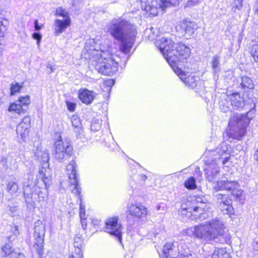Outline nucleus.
Segmentation results:
<instances>
[{
  "mask_svg": "<svg viewBox=\"0 0 258 258\" xmlns=\"http://www.w3.org/2000/svg\"><path fill=\"white\" fill-rule=\"evenodd\" d=\"M55 15L57 16L62 17L64 18V19H67L68 18H70L68 12L64 9H63L62 8L59 7L56 9L55 11Z\"/></svg>",
  "mask_w": 258,
  "mask_h": 258,
  "instance_id": "obj_40",
  "label": "nucleus"
},
{
  "mask_svg": "<svg viewBox=\"0 0 258 258\" xmlns=\"http://www.w3.org/2000/svg\"><path fill=\"white\" fill-rule=\"evenodd\" d=\"M255 244L256 246V247L258 248V242H255Z\"/></svg>",
  "mask_w": 258,
  "mask_h": 258,
  "instance_id": "obj_63",
  "label": "nucleus"
},
{
  "mask_svg": "<svg viewBox=\"0 0 258 258\" xmlns=\"http://www.w3.org/2000/svg\"><path fill=\"white\" fill-rule=\"evenodd\" d=\"M91 43H94L93 40L86 43L85 48L89 54L94 55L92 58V64L96 70L104 75L111 76L115 74L118 70V62L115 56L108 50L102 48L100 51L94 46L88 48V45Z\"/></svg>",
  "mask_w": 258,
  "mask_h": 258,
  "instance_id": "obj_4",
  "label": "nucleus"
},
{
  "mask_svg": "<svg viewBox=\"0 0 258 258\" xmlns=\"http://www.w3.org/2000/svg\"><path fill=\"white\" fill-rule=\"evenodd\" d=\"M220 108L221 110L224 112H226L230 110L229 107L228 106H225V105L222 102H221L220 105Z\"/></svg>",
  "mask_w": 258,
  "mask_h": 258,
  "instance_id": "obj_52",
  "label": "nucleus"
},
{
  "mask_svg": "<svg viewBox=\"0 0 258 258\" xmlns=\"http://www.w3.org/2000/svg\"><path fill=\"white\" fill-rule=\"evenodd\" d=\"M136 179L140 184L144 183L146 180L147 179V176L144 174H139L136 177Z\"/></svg>",
  "mask_w": 258,
  "mask_h": 258,
  "instance_id": "obj_45",
  "label": "nucleus"
},
{
  "mask_svg": "<svg viewBox=\"0 0 258 258\" xmlns=\"http://www.w3.org/2000/svg\"><path fill=\"white\" fill-rule=\"evenodd\" d=\"M181 30L186 37L191 36L198 28L197 25L191 22H183L180 25Z\"/></svg>",
  "mask_w": 258,
  "mask_h": 258,
  "instance_id": "obj_22",
  "label": "nucleus"
},
{
  "mask_svg": "<svg viewBox=\"0 0 258 258\" xmlns=\"http://www.w3.org/2000/svg\"><path fill=\"white\" fill-rule=\"evenodd\" d=\"M241 86L243 88L252 89L254 88V83L252 79L247 76L241 77Z\"/></svg>",
  "mask_w": 258,
  "mask_h": 258,
  "instance_id": "obj_28",
  "label": "nucleus"
},
{
  "mask_svg": "<svg viewBox=\"0 0 258 258\" xmlns=\"http://www.w3.org/2000/svg\"><path fill=\"white\" fill-rule=\"evenodd\" d=\"M14 234L16 235L18 233V227L17 226H15V230L14 231Z\"/></svg>",
  "mask_w": 258,
  "mask_h": 258,
  "instance_id": "obj_60",
  "label": "nucleus"
},
{
  "mask_svg": "<svg viewBox=\"0 0 258 258\" xmlns=\"http://www.w3.org/2000/svg\"><path fill=\"white\" fill-rule=\"evenodd\" d=\"M83 243V239L79 236L74 238V246L76 248L75 251L78 252V258H83V252L81 247Z\"/></svg>",
  "mask_w": 258,
  "mask_h": 258,
  "instance_id": "obj_27",
  "label": "nucleus"
},
{
  "mask_svg": "<svg viewBox=\"0 0 258 258\" xmlns=\"http://www.w3.org/2000/svg\"><path fill=\"white\" fill-rule=\"evenodd\" d=\"M26 256L24 253L15 252L12 254L11 258H25Z\"/></svg>",
  "mask_w": 258,
  "mask_h": 258,
  "instance_id": "obj_51",
  "label": "nucleus"
},
{
  "mask_svg": "<svg viewBox=\"0 0 258 258\" xmlns=\"http://www.w3.org/2000/svg\"><path fill=\"white\" fill-rule=\"evenodd\" d=\"M253 10L255 13L258 14V0H256L253 6Z\"/></svg>",
  "mask_w": 258,
  "mask_h": 258,
  "instance_id": "obj_55",
  "label": "nucleus"
},
{
  "mask_svg": "<svg viewBox=\"0 0 258 258\" xmlns=\"http://www.w3.org/2000/svg\"><path fill=\"white\" fill-rule=\"evenodd\" d=\"M67 171L70 179V188L72 192L78 193L79 195L81 191L77 176L76 165L75 161L72 160L67 166Z\"/></svg>",
  "mask_w": 258,
  "mask_h": 258,
  "instance_id": "obj_13",
  "label": "nucleus"
},
{
  "mask_svg": "<svg viewBox=\"0 0 258 258\" xmlns=\"http://www.w3.org/2000/svg\"><path fill=\"white\" fill-rule=\"evenodd\" d=\"M70 25V18L63 20L56 19L53 25L54 35H59L61 34Z\"/></svg>",
  "mask_w": 258,
  "mask_h": 258,
  "instance_id": "obj_20",
  "label": "nucleus"
},
{
  "mask_svg": "<svg viewBox=\"0 0 258 258\" xmlns=\"http://www.w3.org/2000/svg\"><path fill=\"white\" fill-rule=\"evenodd\" d=\"M35 156L41 163L42 168L39 170L37 177L41 179L46 186L51 180L50 170L49 168V156L48 151L37 150Z\"/></svg>",
  "mask_w": 258,
  "mask_h": 258,
  "instance_id": "obj_9",
  "label": "nucleus"
},
{
  "mask_svg": "<svg viewBox=\"0 0 258 258\" xmlns=\"http://www.w3.org/2000/svg\"><path fill=\"white\" fill-rule=\"evenodd\" d=\"M225 223L219 218H215L208 222L194 227V235L203 241L209 242L223 235Z\"/></svg>",
  "mask_w": 258,
  "mask_h": 258,
  "instance_id": "obj_5",
  "label": "nucleus"
},
{
  "mask_svg": "<svg viewBox=\"0 0 258 258\" xmlns=\"http://www.w3.org/2000/svg\"><path fill=\"white\" fill-rule=\"evenodd\" d=\"M177 243L167 242L163 248V252L160 256L161 258H194L192 254L189 253L186 255L184 253L178 252L176 255L177 251L176 249Z\"/></svg>",
  "mask_w": 258,
  "mask_h": 258,
  "instance_id": "obj_14",
  "label": "nucleus"
},
{
  "mask_svg": "<svg viewBox=\"0 0 258 258\" xmlns=\"http://www.w3.org/2000/svg\"><path fill=\"white\" fill-rule=\"evenodd\" d=\"M216 196L217 200V203L219 204V206H222L223 204L224 205L231 202V200L228 198V196L226 195H222L219 194H217Z\"/></svg>",
  "mask_w": 258,
  "mask_h": 258,
  "instance_id": "obj_33",
  "label": "nucleus"
},
{
  "mask_svg": "<svg viewBox=\"0 0 258 258\" xmlns=\"http://www.w3.org/2000/svg\"><path fill=\"white\" fill-rule=\"evenodd\" d=\"M34 27L36 31H39L42 27V26H40L38 24V21L37 20H35L34 21Z\"/></svg>",
  "mask_w": 258,
  "mask_h": 258,
  "instance_id": "obj_54",
  "label": "nucleus"
},
{
  "mask_svg": "<svg viewBox=\"0 0 258 258\" xmlns=\"http://www.w3.org/2000/svg\"><path fill=\"white\" fill-rule=\"evenodd\" d=\"M147 208L141 204L131 203L128 204L126 214L137 218L145 217L147 214Z\"/></svg>",
  "mask_w": 258,
  "mask_h": 258,
  "instance_id": "obj_15",
  "label": "nucleus"
},
{
  "mask_svg": "<svg viewBox=\"0 0 258 258\" xmlns=\"http://www.w3.org/2000/svg\"><path fill=\"white\" fill-rule=\"evenodd\" d=\"M46 258H57V257L52 255L51 254H48L47 257Z\"/></svg>",
  "mask_w": 258,
  "mask_h": 258,
  "instance_id": "obj_61",
  "label": "nucleus"
},
{
  "mask_svg": "<svg viewBox=\"0 0 258 258\" xmlns=\"http://www.w3.org/2000/svg\"><path fill=\"white\" fill-rule=\"evenodd\" d=\"M227 99L230 102L231 105L234 109H239L244 106V100L239 93H233L227 96Z\"/></svg>",
  "mask_w": 258,
  "mask_h": 258,
  "instance_id": "obj_21",
  "label": "nucleus"
},
{
  "mask_svg": "<svg viewBox=\"0 0 258 258\" xmlns=\"http://www.w3.org/2000/svg\"><path fill=\"white\" fill-rule=\"evenodd\" d=\"M14 252H15L10 244H6L5 245L2 247V257H6L11 254V256H12V254Z\"/></svg>",
  "mask_w": 258,
  "mask_h": 258,
  "instance_id": "obj_31",
  "label": "nucleus"
},
{
  "mask_svg": "<svg viewBox=\"0 0 258 258\" xmlns=\"http://www.w3.org/2000/svg\"><path fill=\"white\" fill-rule=\"evenodd\" d=\"M105 231L113 235L121 243L122 240V227L118 223L117 217L108 218L105 222Z\"/></svg>",
  "mask_w": 258,
  "mask_h": 258,
  "instance_id": "obj_12",
  "label": "nucleus"
},
{
  "mask_svg": "<svg viewBox=\"0 0 258 258\" xmlns=\"http://www.w3.org/2000/svg\"><path fill=\"white\" fill-rule=\"evenodd\" d=\"M66 103L69 111L72 112L75 111L76 107V104L75 103L71 102H67Z\"/></svg>",
  "mask_w": 258,
  "mask_h": 258,
  "instance_id": "obj_48",
  "label": "nucleus"
},
{
  "mask_svg": "<svg viewBox=\"0 0 258 258\" xmlns=\"http://www.w3.org/2000/svg\"><path fill=\"white\" fill-rule=\"evenodd\" d=\"M99 223H100V221L99 220H97V219H92V220L91 224H93V225H98L99 224Z\"/></svg>",
  "mask_w": 258,
  "mask_h": 258,
  "instance_id": "obj_57",
  "label": "nucleus"
},
{
  "mask_svg": "<svg viewBox=\"0 0 258 258\" xmlns=\"http://www.w3.org/2000/svg\"><path fill=\"white\" fill-rule=\"evenodd\" d=\"M184 185L185 187L188 189L192 190L197 188L196 179L193 177H190L185 180Z\"/></svg>",
  "mask_w": 258,
  "mask_h": 258,
  "instance_id": "obj_30",
  "label": "nucleus"
},
{
  "mask_svg": "<svg viewBox=\"0 0 258 258\" xmlns=\"http://www.w3.org/2000/svg\"><path fill=\"white\" fill-rule=\"evenodd\" d=\"M32 36L34 39L37 40V45L38 47H39L40 41L42 39V35L39 33L35 32L32 34Z\"/></svg>",
  "mask_w": 258,
  "mask_h": 258,
  "instance_id": "obj_46",
  "label": "nucleus"
},
{
  "mask_svg": "<svg viewBox=\"0 0 258 258\" xmlns=\"http://www.w3.org/2000/svg\"><path fill=\"white\" fill-rule=\"evenodd\" d=\"M107 31L119 42V50L124 54L129 53L138 33L136 26L123 15L112 19L108 24Z\"/></svg>",
  "mask_w": 258,
  "mask_h": 258,
  "instance_id": "obj_1",
  "label": "nucleus"
},
{
  "mask_svg": "<svg viewBox=\"0 0 258 258\" xmlns=\"http://www.w3.org/2000/svg\"><path fill=\"white\" fill-rule=\"evenodd\" d=\"M45 233V226L42 221L38 220L35 223L34 248L39 255H42L43 248L44 237Z\"/></svg>",
  "mask_w": 258,
  "mask_h": 258,
  "instance_id": "obj_10",
  "label": "nucleus"
},
{
  "mask_svg": "<svg viewBox=\"0 0 258 258\" xmlns=\"http://www.w3.org/2000/svg\"><path fill=\"white\" fill-rule=\"evenodd\" d=\"M250 54L255 61L258 63V42L252 45L250 50Z\"/></svg>",
  "mask_w": 258,
  "mask_h": 258,
  "instance_id": "obj_39",
  "label": "nucleus"
},
{
  "mask_svg": "<svg viewBox=\"0 0 258 258\" xmlns=\"http://www.w3.org/2000/svg\"><path fill=\"white\" fill-rule=\"evenodd\" d=\"M8 211L9 214L16 219H18L21 214V210L16 204H11L8 206Z\"/></svg>",
  "mask_w": 258,
  "mask_h": 258,
  "instance_id": "obj_26",
  "label": "nucleus"
},
{
  "mask_svg": "<svg viewBox=\"0 0 258 258\" xmlns=\"http://www.w3.org/2000/svg\"><path fill=\"white\" fill-rule=\"evenodd\" d=\"M47 68H50L51 69V72H53V69L51 66H49V65L47 66Z\"/></svg>",
  "mask_w": 258,
  "mask_h": 258,
  "instance_id": "obj_62",
  "label": "nucleus"
},
{
  "mask_svg": "<svg viewBox=\"0 0 258 258\" xmlns=\"http://www.w3.org/2000/svg\"><path fill=\"white\" fill-rule=\"evenodd\" d=\"M8 28L5 27H0V46H4L5 37ZM1 51L2 52L3 48L0 47Z\"/></svg>",
  "mask_w": 258,
  "mask_h": 258,
  "instance_id": "obj_37",
  "label": "nucleus"
},
{
  "mask_svg": "<svg viewBox=\"0 0 258 258\" xmlns=\"http://www.w3.org/2000/svg\"><path fill=\"white\" fill-rule=\"evenodd\" d=\"M153 28L151 27L149 29H147L145 31V35H148L146 37H148L149 40H152L155 38L156 34H155L154 32H153Z\"/></svg>",
  "mask_w": 258,
  "mask_h": 258,
  "instance_id": "obj_44",
  "label": "nucleus"
},
{
  "mask_svg": "<svg viewBox=\"0 0 258 258\" xmlns=\"http://www.w3.org/2000/svg\"><path fill=\"white\" fill-rule=\"evenodd\" d=\"M220 209L225 214H231L233 212V208L232 207L231 202L230 203H227L226 204H223L221 206H219Z\"/></svg>",
  "mask_w": 258,
  "mask_h": 258,
  "instance_id": "obj_38",
  "label": "nucleus"
},
{
  "mask_svg": "<svg viewBox=\"0 0 258 258\" xmlns=\"http://www.w3.org/2000/svg\"><path fill=\"white\" fill-rule=\"evenodd\" d=\"M232 194L235 196L240 201L242 200L244 198L243 191L239 189V186L235 188L232 191Z\"/></svg>",
  "mask_w": 258,
  "mask_h": 258,
  "instance_id": "obj_41",
  "label": "nucleus"
},
{
  "mask_svg": "<svg viewBox=\"0 0 258 258\" xmlns=\"http://www.w3.org/2000/svg\"><path fill=\"white\" fill-rule=\"evenodd\" d=\"M183 0H141L143 10L150 15L155 16L159 11H164L167 7L176 6Z\"/></svg>",
  "mask_w": 258,
  "mask_h": 258,
  "instance_id": "obj_8",
  "label": "nucleus"
},
{
  "mask_svg": "<svg viewBox=\"0 0 258 258\" xmlns=\"http://www.w3.org/2000/svg\"><path fill=\"white\" fill-rule=\"evenodd\" d=\"M155 45L173 70L178 67L177 64L179 61L187 59L191 53L188 46L182 43L174 44L171 39L165 37L157 39Z\"/></svg>",
  "mask_w": 258,
  "mask_h": 258,
  "instance_id": "obj_2",
  "label": "nucleus"
},
{
  "mask_svg": "<svg viewBox=\"0 0 258 258\" xmlns=\"http://www.w3.org/2000/svg\"><path fill=\"white\" fill-rule=\"evenodd\" d=\"M173 71L186 85L191 88L196 87L199 78L196 76L195 73H191L190 75H187L186 73L182 71L179 67H175L174 68Z\"/></svg>",
  "mask_w": 258,
  "mask_h": 258,
  "instance_id": "obj_16",
  "label": "nucleus"
},
{
  "mask_svg": "<svg viewBox=\"0 0 258 258\" xmlns=\"http://www.w3.org/2000/svg\"><path fill=\"white\" fill-rule=\"evenodd\" d=\"M77 255H78V252L75 251V254L69 255V258H78Z\"/></svg>",
  "mask_w": 258,
  "mask_h": 258,
  "instance_id": "obj_58",
  "label": "nucleus"
},
{
  "mask_svg": "<svg viewBox=\"0 0 258 258\" xmlns=\"http://www.w3.org/2000/svg\"><path fill=\"white\" fill-rule=\"evenodd\" d=\"M106 85L111 86L114 84V81L113 80H109L106 82Z\"/></svg>",
  "mask_w": 258,
  "mask_h": 258,
  "instance_id": "obj_59",
  "label": "nucleus"
},
{
  "mask_svg": "<svg viewBox=\"0 0 258 258\" xmlns=\"http://www.w3.org/2000/svg\"><path fill=\"white\" fill-rule=\"evenodd\" d=\"M28 187H27V186H25L24 187V196H25L26 202L27 203H30V204H31V200L30 199V198L29 197V195L27 192Z\"/></svg>",
  "mask_w": 258,
  "mask_h": 258,
  "instance_id": "obj_49",
  "label": "nucleus"
},
{
  "mask_svg": "<svg viewBox=\"0 0 258 258\" xmlns=\"http://www.w3.org/2000/svg\"><path fill=\"white\" fill-rule=\"evenodd\" d=\"M255 111L253 109L249 111L246 115L238 113L233 114L229 120V126L230 134H234L233 138L240 140L245 135L246 128L253 117Z\"/></svg>",
  "mask_w": 258,
  "mask_h": 258,
  "instance_id": "obj_7",
  "label": "nucleus"
},
{
  "mask_svg": "<svg viewBox=\"0 0 258 258\" xmlns=\"http://www.w3.org/2000/svg\"><path fill=\"white\" fill-rule=\"evenodd\" d=\"M81 223L83 229H85L87 228V222L86 218H80Z\"/></svg>",
  "mask_w": 258,
  "mask_h": 258,
  "instance_id": "obj_53",
  "label": "nucleus"
},
{
  "mask_svg": "<svg viewBox=\"0 0 258 258\" xmlns=\"http://www.w3.org/2000/svg\"><path fill=\"white\" fill-rule=\"evenodd\" d=\"M81 192L79 194V195L77 193L75 194L78 196V199L80 201V218H86L85 217V206L84 205L82 202V199H81Z\"/></svg>",
  "mask_w": 258,
  "mask_h": 258,
  "instance_id": "obj_42",
  "label": "nucleus"
},
{
  "mask_svg": "<svg viewBox=\"0 0 258 258\" xmlns=\"http://www.w3.org/2000/svg\"><path fill=\"white\" fill-rule=\"evenodd\" d=\"M157 211H160V210L164 211V210H165V207L164 205L162 206V204L159 205L157 206Z\"/></svg>",
  "mask_w": 258,
  "mask_h": 258,
  "instance_id": "obj_56",
  "label": "nucleus"
},
{
  "mask_svg": "<svg viewBox=\"0 0 258 258\" xmlns=\"http://www.w3.org/2000/svg\"><path fill=\"white\" fill-rule=\"evenodd\" d=\"M243 0H234L232 6L234 8L240 10L242 6V2Z\"/></svg>",
  "mask_w": 258,
  "mask_h": 258,
  "instance_id": "obj_47",
  "label": "nucleus"
},
{
  "mask_svg": "<svg viewBox=\"0 0 258 258\" xmlns=\"http://www.w3.org/2000/svg\"><path fill=\"white\" fill-rule=\"evenodd\" d=\"M228 147L225 143H222L220 146L215 150H207L204 156L210 157L205 160V166L204 168L206 178L210 182L214 181L217 175L220 172L219 166L218 165L220 159H223L222 164L224 168L229 167L231 163L229 162L230 156L227 152Z\"/></svg>",
  "mask_w": 258,
  "mask_h": 258,
  "instance_id": "obj_3",
  "label": "nucleus"
},
{
  "mask_svg": "<svg viewBox=\"0 0 258 258\" xmlns=\"http://www.w3.org/2000/svg\"><path fill=\"white\" fill-rule=\"evenodd\" d=\"M101 128V121L99 119L94 120L91 125V128L92 131L96 132Z\"/></svg>",
  "mask_w": 258,
  "mask_h": 258,
  "instance_id": "obj_43",
  "label": "nucleus"
},
{
  "mask_svg": "<svg viewBox=\"0 0 258 258\" xmlns=\"http://www.w3.org/2000/svg\"><path fill=\"white\" fill-rule=\"evenodd\" d=\"M72 125L74 127V131L77 135H79L83 133V128L80 118L76 115H73L71 118Z\"/></svg>",
  "mask_w": 258,
  "mask_h": 258,
  "instance_id": "obj_23",
  "label": "nucleus"
},
{
  "mask_svg": "<svg viewBox=\"0 0 258 258\" xmlns=\"http://www.w3.org/2000/svg\"><path fill=\"white\" fill-rule=\"evenodd\" d=\"M227 254L225 250L222 248L216 249L212 256H210L209 258H226Z\"/></svg>",
  "mask_w": 258,
  "mask_h": 258,
  "instance_id": "obj_35",
  "label": "nucleus"
},
{
  "mask_svg": "<svg viewBox=\"0 0 258 258\" xmlns=\"http://www.w3.org/2000/svg\"><path fill=\"white\" fill-rule=\"evenodd\" d=\"M17 102L21 104L24 108L27 109V107L31 103L30 96L28 95L20 96Z\"/></svg>",
  "mask_w": 258,
  "mask_h": 258,
  "instance_id": "obj_32",
  "label": "nucleus"
},
{
  "mask_svg": "<svg viewBox=\"0 0 258 258\" xmlns=\"http://www.w3.org/2000/svg\"><path fill=\"white\" fill-rule=\"evenodd\" d=\"M207 200L203 197H196L182 203L179 212L184 217L191 220L205 219L208 214L205 212Z\"/></svg>",
  "mask_w": 258,
  "mask_h": 258,
  "instance_id": "obj_6",
  "label": "nucleus"
},
{
  "mask_svg": "<svg viewBox=\"0 0 258 258\" xmlns=\"http://www.w3.org/2000/svg\"><path fill=\"white\" fill-rule=\"evenodd\" d=\"M55 153L54 157L60 162L62 161L65 158L72 154L73 148L68 143H64L62 138L58 135V139L54 143Z\"/></svg>",
  "mask_w": 258,
  "mask_h": 258,
  "instance_id": "obj_11",
  "label": "nucleus"
},
{
  "mask_svg": "<svg viewBox=\"0 0 258 258\" xmlns=\"http://www.w3.org/2000/svg\"><path fill=\"white\" fill-rule=\"evenodd\" d=\"M96 96V93L86 88H81L78 92L79 99L82 103L86 105L91 104Z\"/></svg>",
  "mask_w": 258,
  "mask_h": 258,
  "instance_id": "obj_18",
  "label": "nucleus"
},
{
  "mask_svg": "<svg viewBox=\"0 0 258 258\" xmlns=\"http://www.w3.org/2000/svg\"><path fill=\"white\" fill-rule=\"evenodd\" d=\"M200 2V0H188L185 4V7H192Z\"/></svg>",
  "mask_w": 258,
  "mask_h": 258,
  "instance_id": "obj_50",
  "label": "nucleus"
},
{
  "mask_svg": "<svg viewBox=\"0 0 258 258\" xmlns=\"http://www.w3.org/2000/svg\"><path fill=\"white\" fill-rule=\"evenodd\" d=\"M8 192L12 196H17L19 190V186L16 180L8 181L7 187Z\"/></svg>",
  "mask_w": 258,
  "mask_h": 258,
  "instance_id": "obj_25",
  "label": "nucleus"
},
{
  "mask_svg": "<svg viewBox=\"0 0 258 258\" xmlns=\"http://www.w3.org/2000/svg\"><path fill=\"white\" fill-rule=\"evenodd\" d=\"M23 84H20L17 82L12 83L11 85V95H14L16 93L20 92L21 89L23 88Z\"/></svg>",
  "mask_w": 258,
  "mask_h": 258,
  "instance_id": "obj_36",
  "label": "nucleus"
},
{
  "mask_svg": "<svg viewBox=\"0 0 258 258\" xmlns=\"http://www.w3.org/2000/svg\"><path fill=\"white\" fill-rule=\"evenodd\" d=\"M35 204L34 203H33V205H32V206H34V207L35 206Z\"/></svg>",
  "mask_w": 258,
  "mask_h": 258,
  "instance_id": "obj_64",
  "label": "nucleus"
},
{
  "mask_svg": "<svg viewBox=\"0 0 258 258\" xmlns=\"http://www.w3.org/2000/svg\"><path fill=\"white\" fill-rule=\"evenodd\" d=\"M9 21L7 17L6 12L1 11L0 12V27H5L8 28Z\"/></svg>",
  "mask_w": 258,
  "mask_h": 258,
  "instance_id": "obj_34",
  "label": "nucleus"
},
{
  "mask_svg": "<svg viewBox=\"0 0 258 258\" xmlns=\"http://www.w3.org/2000/svg\"><path fill=\"white\" fill-rule=\"evenodd\" d=\"M31 118L29 116H25L17 127V134L18 138L24 141L28 136L30 127Z\"/></svg>",
  "mask_w": 258,
  "mask_h": 258,
  "instance_id": "obj_17",
  "label": "nucleus"
},
{
  "mask_svg": "<svg viewBox=\"0 0 258 258\" xmlns=\"http://www.w3.org/2000/svg\"><path fill=\"white\" fill-rule=\"evenodd\" d=\"M239 184L236 181L220 180L214 183L213 188L216 191L227 190L232 191Z\"/></svg>",
  "mask_w": 258,
  "mask_h": 258,
  "instance_id": "obj_19",
  "label": "nucleus"
},
{
  "mask_svg": "<svg viewBox=\"0 0 258 258\" xmlns=\"http://www.w3.org/2000/svg\"><path fill=\"white\" fill-rule=\"evenodd\" d=\"M8 111L10 112H13L19 115H21L26 112V108H24L22 105L19 104L17 101L10 104Z\"/></svg>",
  "mask_w": 258,
  "mask_h": 258,
  "instance_id": "obj_24",
  "label": "nucleus"
},
{
  "mask_svg": "<svg viewBox=\"0 0 258 258\" xmlns=\"http://www.w3.org/2000/svg\"><path fill=\"white\" fill-rule=\"evenodd\" d=\"M211 63L214 74L218 73L220 72V56L218 55H214Z\"/></svg>",
  "mask_w": 258,
  "mask_h": 258,
  "instance_id": "obj_29",
  "label": "nucleus"
}]
</instances>
